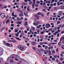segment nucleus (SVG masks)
<instances>
[{"mask_svg": "<svg viewBox=\"0 0 64 64\" xmlns=\"http://www.w3.org/2000/svg\"><path fill=\"white\" fill-rule=\"evenodd\" d=\"M32 48L34 49V51H36V48H35V47H32Z\"/></svg>", "mask_w": 64, "mask_h": 64, "instance_id": "42", "label": "nucleus"}, {"mask_svg": "<svg viewBox=\"0 0 64 64\" xmlns=\"http://www.w3.org/2000/svg\"><path fill=\"white\" fill-rule=\"evenodd\" d=\"M8 22H9V20H8L6 22V23H8Z\"/></svg>", "mask_w": 64, "mask_h": 64, "instance_id": "59", "label": "nucleus"}, {"mask_svg": "<svg viewBox=\"0 0 64 64\" xmlns=\"http://www.w3.org/2000/svg\"><path fill=\"white\" fill-rule=\"evenodd\" d=\"M57 4V3L55 2L53 4V5H54V6H56V5Z\"/></svg>", "mask_w": 64, "mask_h": 64, "instance_id": "27", "label": "nucleus"}, {"mask_svg": "<svg viewBox=\"0 0 64 64\" xmlns=\"http://www.w3.org/2000/svg\"><path fill=\"white\" fill-rule=\"evenodd\" d=\"M19 12H20V13H21L22 14H23V12L22 10H20L19 11Z\"/></svg>", "mask_w": 64, "mask_h": 64, "instance_id": "39", "label": "nucleus"}, {"mask_svg": "<svg viewBox=\"0 0 64 64\" xmlns=\"http://www.w3.org/2000/svg\"><path fill=\"white\" fill-rule=\"evenodd\" d=\"M32 29L33 30H35V28L34 27H33Z\"/></svg>", "mask_w": 64, "mask_h": 64, "instance_id": "62", "label": "nucleus"}, {"mask_svg": "<svg viewBox=\"0 0 64 64\" xmlns=\"http://www.w3.org/2000/svg\"><path fill=\"white\" fill-rule=\"evenodd\" d=\"M16 37H18L19 36V34H16Z\"/></svg>", "mask_w": 64, "mask_h": 64, "instance_id": "61", "label": "nucleus"}, {"mask_svg": "<svg viewBox=\"0 0 64 64\" xmlns=\"http://www.w3.org/2000/svg\"><path fill=\"white\" fill-rule=\"evenodd\" d=\"M60 2H57L58 6H59V5H60Z\"/></svg>", "mask_w": 64, "mask_h": 64, "instance_id": "28", "label": "nucleus"}, {"mask_svg": "<svg viewBox=\"0 0 64 64\" xmlns=\"http://www.w3.org/2000/svg\"><path fill=\"white\" fill-rule=\"evenodd\" d=\"M20 8H18L17 9V11H18V12H19V11H20Z\"/></svg>", "mask_w": 64, "mask_h": 64, "instance_id": "45", "label": "nucleus"}, {"mask_svg": "<svg viewBox=\"0 0 64 64\" xmlns=\"http://www.w3.org/2000/svg\"><path fill=\"white\" fill-rule=\"evenodd\" d=\"M25 40H26V41H29V40L28 38H25Z\"/></svg>", "mask_w": 64, "mask_h": 64, "instance_id": "18", "label": "nucleus"}, {"mask_svg": "<svg viewBox=\"0 0 64 64\" xmlns=\"http://www.w3.org/2000/svg\"><path fill=\"white\" fill-rule=\"evenodd\" d=\"M12 16H14V12H13L12 14Z\"/></svg>", "mask_w": 64, "mask_h": 64, "instance_id": "43", "label": "nucleus"}, {"mask_svg": "<svg viewBox=\"0 0 64 64\" xmlns=\"http://www.w3.org/2000/svg\"><path fill=\"white\" fill-rule=\"evenodd\" d=\"M24 5H25V6H26V5H27V3L26 2H24Z\"/></svg>", "mask_w": 64, "mask_h": 64, "instance_id": "36", "label": "nucleus"}, {"mask_svg": "<svg viewBox=\"0 0 64 64\" xmlns=\"http://www.w3.org/2000/svg\"><path fill=\"white\" fill-rule=\"evenodd\" d=\"M16 39L18 40H21V39H20L19 38H18L17 37L16 38Z\"/></svg>", "mask_w": 64, "mask_h": 64, "instance_id": "26", "label": "nucleus"}, {"mask_svg": "<svg viewBox=\"0 0 64 64\" xmlns=\"http://www.w3.org/2000/svg\"><path fill=\"white\" fill-rule=\"evenodd\" d=\"M61 48L62 49H64V45H62L61 46Z\"/></svg>", "mask_w": 64, "mask_h": 64, "instance_id": "22", "label": "nucleus"}, {"mask_svg": "<svg viewBox=\"0 0 64 64\" xmlns=\"http://www.w3.org/2000/svg\"><path fill=\"white\" fill-rule=\"evenodd\" d=\"M44 54H46H46H47V50H44Z\"/></svg>", "mask_w": 64, "mask_h": 64, "instance_id": "12", "label": "nucleus"}, {"mask_svg": "<svg viewBox=\"0 0 64 64\" xmlns=\"http://www.w3.org/2000/svg\"><path fill=\"white\" fill-rule=\"evenodd\" d=\"M57 29H58V30H59V29H60V27H58L57 28Z\"/></svg>", "mask_w": 64, "mask_h": 64, "instance_id": "60", "label": "nucleus"}, {"mask_svg": "<svg viewBox=\"0 0 64 64\" xmlns=\"http://www.w3.org/2000/svg\"><path fill=\"white\" fill-rule=\"evenodd\" d=\"M41 25L40 24L39 26H37V28L39 29V28H40V27H41Z\"/></svg>", "mask_w": 64, "mask_h": 64, "instance_id": "16", "label": "nucleus"}, {"mask_svg": "<svg viewBox=\"0 0 64 64\" xmlns=\"http://www.w3.org/2000/svg\"><path fill=\"white\" fill-rule=\"evenodd\" d=\"M33 3L35 4L36 2H35V1H36V0H33Z\"/></svg>", "mask_w": 64, "mask_h": 64, "instance_id": "49", "label": "nucleus"}, {"mask_svg": "<svg viewBox=\"0 0 64 64\" xmlns=\"http://www.w3.org/2000/svg\"><path fill=\"white\" fill-rule=\"evenodd\" d=\"M46 46H45V45L44 44L42 45V47L43 48H44Z\"/></svg>", "mask_w": 64, "mask_h": 64, "instance_id": "58", "label": "nucleus"}, {"mask_svg": "<svg viewBox=\"0 0 64 64\" xmlns=\"http://www.w3.org/2000/svg\"><path fill=\"white\" fill-rule=\"evenodd\" d=\"M24 25L27 26V22H26L24 24Z\"/></svg>", "mask_w": 64, "mask_h": 64, "instance_id": "23", "label": "nucleus"}, {"mask_svg": "<svg viewBox=\"0 0 64 64\" xmlns=\"http://www.w3.org/2000/svg\"><path fill=\"white\" fill-rule=\"evenodd\" d=\"M42 11L43 12H47V11H46L45 10V9H43L42 10Z\"/></svg>", "mask_w": 64, "mask_h": 64, "instance_id": "21", "label": "nucleus"}, {"mask_svg": "<svg viewBox=\"0 0 64 64\" xmlns=\"http://www.w3.org/2000/svg\"><path fill=\"white\" fill-rule=\"evenodd\" d=\"M19 59H20V57H19V56H16V58H15V59L16 61H18L19 60H18Z\"/></svg>", "mask_w": 64, "mask_h": 64, "instance_id": "6", "label": "nucleus"}, {"mask_svg": "<svg viewBox=\"0 0 64 64\" xmlns=\"http://www.w3.org/2000/svg\"><path fill=\"white\" fill-rule=\"evenodd\" d=\"M57 42L52 43V45H54V44H57Z\"/></svg>", "mask_w": 64, "mask_h": 64, "instance_id": "48", "label": "nucleus"}, {"mask_svg": "<svg viewBox=\"0 0 64 64\" xmlns=\"http://www.w3.org/2000/svg\"><path fill=\"white\" fill-rule=\"evenodd\" d=\"M40 2L39 1H37L36 3V4H39V3H40Z\"/></svg>", "mask_w": 64, "mask_h": 64, "instance_id": "37", "label": "nucleus"}, {"mask_svg": "<svg viewBox=\"0 0 64 64\" xmlns=\"http://www.w3.org/2000/svg\"><path fill=\"white\" fill-rule=\"evenodd\" d=\"M10 44H9L8 43H7L6 44V46H8V47H10Z\"/></svg>", "mask_w": 64, "mask_h": 64, "instance_id": "9", "label": "nucleus"}, {"mask_svg": "<svg viewBox=\"0 0 64 64\" xmlns=\"http://www.w3.org/2000/svg\"><path fill=\"white\" fill-rule=\"evenodd\" d=\"M57 33H58V32L57 31H56L55 32V33H54V34L55 35H57Z\"/></svg>", "mask_w": 64, "mask_h": 64, "instance_id": "30", "label": "nucleus"}, {"mask_svg": "<svg viewBox=\"0 0 64 64\" xmlns=\"http://www.w3.org/2000/svg\"><path fill=\"white\" fill-rule=\"evenodd\" d=\"M50 6H51V7H53V4H50Z\"/></svg>", "mask_w": 64, "mask_h": 64, "instance_id": "54", "label": "nucleus"}, {"mask_svg": "<svg viewBox=\"0 0 64 64\" xmlns=\"http://www.w3.org/2000/svg\"><path fill=\"white\" fill-rule=\"evenodd\" d=\"M18 48L19 50H20L21 51H22V50H23L24 49V47L22 46H21L20 45L18 46Z\"/></svg>", "mask_w": 64, "mask_h": 64, "instance_id": "1", "label": "nucleus"}, {"mask_svg": "<svg viewBox=\"0 0 64 64\" xmlns=\"http://www.w3.org/2000/svg\"><path fill=\"white\" fill-rule=\"evenodd\" d=\"M49 14H50V12H48L47 13V16H48V15H49Z\"/></svg>", "mask_w": 64, "mask_h": 64, "instance_id": "50", "label": "nucleus"}, {"mask_svg": "<svg viewBox=\"0 0 64 64\" xmlns=\"http://www.w3.org/2000/svg\"><path fill=\"white\" fill-rule=\"evenodd\" d=\"M20 20H23L24 19V18L23 17H21L20 18Z\"/></svg>", "mask_w": 64, "mask_h": 64, "instance_id": "52", "label": "nucleus"}, {"mask_svg": "<svg viewBox=\"0 0 64 64\" xmlns=\"http://www.w3.org/2000/svg\"><path fill=\"white\" fill-rule=\"evenodd\" d=\"M51 51L50 50H47V53H50V52H51Z\"/></svg>", "mask_w": 64, "mask_h": 64, "instance_id": "38", "label": "nucleus"}, {"mask_svg": "<svg viewBox=\"0 0 64 64\" xmlns=\"http://www.w3.org/2000/svg\"><path fill=\"white\" fill-rule=\"evenodd\" d=\"M58 15L62 16V11H60L58 12Z\"/></svg>", "mask_w": 64, "mask_h": 64, "instance_id": "5", "label": "nucleus"}, {"mask_svg": "<svg viewBox=\"0 0 64 64\" xmlns=\"http://www.w3.org/2000/svg\"><path fill=\"white\" fill-rule=\"evenodd\" d=\"M64 40V37H62L60 39V42H61L62 40Z\"/></svg>", "mask_w": 64, "mask_h": 64, "instance_id": "8", "label": "nucleus"}, {"mask_svg": "<svg viewBox=\"0 0 64 64\" xmlns=\"http://www.w3.org/2000/svg\"><path fill=\"white\" fill-rule=\"evenodd\" d=\"M61 43L60 42H59L58 43V46H61Z\"/></svg>", "mask_w": 64, "mask_h": 64, "instance_id": "17", "label": "nucleus"}, {"mask_svg": "<svg viewBox=\"0 0 64 64\" xmlns=\"http://www.w3.org/2000/svg\"><path fill=\"white\" fill-rule=\"evenodd\" d=\"M27 10L28 11H30V9L28 8H27Z\"/></svg>", "mask_w": 64, "mask_h": 64, "instance_id": "53", "label": "nucleus"}, {"mask_svg": "<svg viewBox=\"0 0 64 64\" xmlns=\"http://www.w3.org/2000/svg\"><path fill=\"white\" fill-rule=\"evenodd\" d=\"M32 44L33 45H35L36 44V42H32Z\"/></svg>", "mask_w": 64, "mask_h": 64, "instance_id": "15", "label": "nucleus"}, {"mask_svg": "<svg viewBox=\"0 0 64 64\" xmlns=\"http://www.w3.org/2000/svg\"><path fill=\"white\" fill-rule=\"evenodd\" d=\"M9 20H10V21H11L12 20V18L11 17H10L8 19Z\"/></svg>", "mask_w": 64, "mask_h": 64, "instance_id": "35", "label": "nucleus"}, {"mask_svg": "<svg viewBox=\"0 0 64 64\" xmlns=\"http://www.w3.org/2000/svg\"><path fill=\"white\" fill-rule=\"evenodd\" d=\"M46 30L44 29L42 31L44 32H44H46Z\"/></svg>", "mask_w": 64, "mask_h": 64, "instance_id": "34", "label": "nucleus"}, {"mask_svg": "<svg viewBox=\"0 0 64 64\" xmlns=\"http://www.w3.org/2000/svg\"><path fill=\"white\" fill-rule=\"evenodd\" d=\"M58 27L61 28H63L64 27V24L63 25L62 24L59 25H58Z\"/></svg>", "mask_w": 64, "mask_h": 64, "instance_id": "7", "label": "nucleus"}, {"mask_svg": "<svg viewBox=\"0 0 64 64\" xmlns=\"http://www.w3.org/2000/svg\"><path fill=\"white\" fill-rule=\"evenodd\" d=\"M50 24L49 23L46 24L45 26L47 28H49L50 27Z\"/></svg>", "mask_w": 64, "mask_h": 64, "instance_id": "3", "label": "nucleus"}, {"mask_svg": "<svg viewBox=\"0 0 64 64\" xmlns=\"http://www.w3.org/2000/svg\"><path fill=\"white\" fill-rule=\"evenodd\" d=\"M36 23H37L38 24H40V22H36Z\"/></svg>", "mask_w": 64, "mask_h": 64, "instance_id": "56", "label": "nucleus"}, {"mask_svg": "<svg viewBox=\"0 0 64 64\" xmlns=\"http://www.w3.org/2000/svg\"><path fill=\"white\" fill-rule=\"evenodd\" d=\"M44 43L43 42H40V45H43Z\"/></svg>", "mask_w": 64, "mask_h": 64, "instance_id": "24", "label": "nucleus"}, {"mask_svg": "<svg viewBox=\"0 0 64 64\" xmlns=\"http://www.w3.org/2000/svg\"><path fill=\"white\" fill-rule=\"evenodd\" d=\"M51 44H52V43H50L48 44V46H49L50 47L51 46H52Z\"/></svg>", "mask_w": 64, "mask_h": 64, "instance_id": "25", "label": "nucleus"}, {"mask_svg": "<svg viewBox=\"0 0 64 64\" xmlns=\"http://www.w3.org/2000/svg\"><path fill=\"white\" fill-rule=\"evenodd\" d=\"M32 7H33L35 6V4L34 3H32Z\"/></svg>", "mask_w": 64, "mask_h": 64, "instance_id": "14", "label": "nucleus"}, {"mask_svg": "<svg viewBox=\"0 0 64 64\" xmlns=\"http://www.w3.org/2000/svg\"><path fill=\"white\" fill-rule=\"evenodd\" d=\"M37 15H35V16L36 17H39V16H40V15H41V13H38Z\"/></svg>", "mask_w": 64, "mask_h": 64, "instance_id": "4", "label": "nucleus"}, {"mask_svg": "<svg viewBox=\"0 0 64 64\" xmlns=\"http://www.w3.org/2000/svg\"><path fill=\"white\" fill-rule=\"evenodd\" d=\"M7 6H4L3 8H7Z\"/></svg>", "mask_w": 64, "mask_h": 64, "instance_id": "40", "label": "nucleus"}, {"mask_svg": "<svg viewBox=\"0 0 64 64\" xmlns=\"http://www.w3.org/2000/svg\"><path fill=\"white\" fill-rule=\"evenodd\" d=\"M48 47L47 46H46L45 47V49H48Z\"/></svg>", "mask_w": 64, "mask_h": 64, "instance_id": "57", "label": "nucleus"}, {"mask_svg": "<svg viewBox=\"0 0 64 64\" xmlns=\"http://www.w3.org/2000/svg\"><path fill=\"white\" fill-rule=\"evenodd\" d=\"M0 16H1L2 18H3L4 17H5L6 16H5V14L4 13L0 12Z\"/></svg>", "mask_w": 64, "mask_h": 64, "instance_id": "2", "label": "nucleus"}, {"mask_svg": "<svg viewBox=\"0 0 64 64\" xmlns=\"http://www.w3.org/2000/svg\"><path fill=\"white\" fill-rule=\"evenodd\" d=\"M62 20V18H58V20L59 21H60V20Z\"/></svg>", "mask_w": 64, "mask_h": 64, "instance_id": "55", "label": "nucleus"}, {"mask_svg": "<svg viewBox=\"0 0 64 64\" xmlns=\"http://www.w3.org/2000/svg\"><path fill=\"white\" fill-rule=\"evenodd\" d=\"M54 57L55 58H57V55H54Z\"/></svg>", "mask_w": 64, "mask_h": 64, "instance_id": "47", "label": "nucleus"}, {"mask_svg": "<svg viewBox=\"0 0 64 64\" xmlns=\"http://www.w3.org/2000/svg\"><path fill=\"white\" fill-rule=\"evenodd\" d=\"M52 60H53V61H54L55 60V58H52Z\"/></svg>", "mask_w": 64, "mask_h": 64, "instance_id": "41", "label": "nucleus"}, {"mask_svg": "<svg viewBox=\"0 0 64 64\" xmlns=\"http://www.w3.org/2000/svg\"><path fill=\"white\" fill-rule=\"evenodd\" d=\"M3 44L4 45L6 46V42L5 41H4Z\"/></svg>", "mask_w": 64, "mask_h": 64, "instance_id": "31", "label": "nucleus"}, {"mask_svg": "<svg viewBox=\"0 0 64 64\" xmlns=\"http://www.w3.org/2000/svg\"><path fill=\"white\" fill-rule=\"evenodd\" d=\"M34 25H35V26H37V25H38V24H37V23H34Z\"/></svg>", "mask_w": 64, "mask_h": 64, "instance_id": "19", "label": "nucleus"}, {"mask_svg": "<svg viewBox=\"0 0 64 64\" xmlns=\"http://www.w3.org/2000/svg\"><path fill=\"white\" fill-rule=\"evenodd\" d=\"M41 15L42 16V17H43V16H44V14H41Z\"/></svg>", "mask_w": 64, "mask_h": 64, "instance_id": "63", "label": "nucleus"}, {"mask_svg": "<svg viewBox=\"0 0 64 64\" xmlns=\"http://www.w3.org/2000/svg\"><path fill=\"white\" fill-rule=\"evenodd\" d=\"M60 8L62 9H64V6H62L61 7H60Z\"/></svg>", "mask_w": 64, "mask_h": 64, "instance_id": "32", "label": "nucleus"}, {"mask_svg": "<svg viewBox=\"0 0 64 64\" xmlns=\"http://www.w3.org/2000/svg\"><path fill=\"white\" fill-rule=\"evenodd\" d=\"M54 10H57V8L56 7L54 8Z\"/></svg>", "mask_w": 64, "mask_h": 64, "instance_id": "33", "label": "nucleus"}, {"mask_svg": "<svg viewBox=\"0 0 64 64\" xmlns=\"http://www.w3.org/2000/svg\"><path fill=\"white\" fill-rule=\"evenodd\" d=\"M10 62L12 63V62H14V61L12 60H10Z\"/></svg>", "mask_w": 64, "mask_h": 64, "instance_id": "44", "label": "nucleus"}, {"mask_svg": "<svg viewBox=\"0 0 64 64\" xmlns=\"http://www.w3.org/2000/svg\"><path fill=\"white\" fill-rule=\"evenodd\" d=\"M24 15H25L26 16H28V14H27L26 13H25V12H24Z\"/></svg>", "mask_w": 64, "mask_h": 64, "instance_id": "29", "label": "nucleus"}, {"mask_svg": "<svg viewBox=\"0 0 64 64\" xmlns=\"http://www.w3.org/2000/svg\"><path fill=\"white\" fill-rule=\"evenodd\" d=\"M22 22V21H21L20 22H17V24H21V22Z\"/></svg>", "mask_w": 64, "mask_h": 64, "instance_id": "13", "label": "nucleus"}, {"mask_svg": "<svg viewBox=\"0 0 64 64\" xmlns=\"http://www.w3.org/2000/svg\"><path fill=\"white\" fill-rule=\"evenodd\" d=\"M23 14H22L20 13V14H19V16L20 17H22V16H24V15H23Z\"/></svg>", "mask_w": 64, "mask_h": 64, "instance_id": "11", "label": "nucleus"}, {"mask_svg": "<svg viewBox=\"0 0 64 64\" xmlns=\"http://www.w3.org/2000/svg\"><path fill=\"white\" fill-rule=\"evenodd\" d=\"M5 28V27H3L2 28V31H3L4 29Z\"/></svg>", "mask_w": 64, "mask_h": 64, "instance_id": "51", "label": "nucleus"}, {"mask_svg": "<svg viewBox=\"0 0 64 64\" xmlns=\"http://www.w3.org/2000/svg\"><path fill=\"white\" fill-rule=\"evenodd\" d=\"M42 6L43 7H44V8L45 7H46V5H44L43 4Z\"/></svg>", "mask_w": 64, "mask_h": 64, "instance_id": "64", "label": "nucleus"}, {"mask_svg": "<svg viewBox=\"0 0 64 64\" xmlns=\"http://www.w3.org/2000/svg\"><path fill=\"white\" fill-rule=\"evenodd\" d=\"M52 53L53 54L55 53V51L54 50H53L52 52Z\"/></svg>", "mask_w": 64, "mask_h": 64, "instance_id": "46", "label": "nucleus"}, {"mask_svg": "<svg viewBox=\"0 0 64 64\" xmlns=\"http://www.w3.org/2000/svg\"><path fill=\"white\" fill-rule=\"evenodd\" d=\"M37 53L40 56H41V53L39 51H37Z\"/></svg>", "mask_w": 64, "mask_h": 64, "instance_id": "10", "label": "nucleus"}, {"mask_svg": "<svg viewBox=\"0 0 64 64\" xmlns=\"http://www.w3.org/2000/svg\"><path fill=\"white\" fill-rule=\"evenodd\" d=\"M57 28L56 27L54 28V30L55 31H56L57 30Z\"/></svg>", "mask_w": 64, "mask_h": 64, "instance_id": "20", "label": "nucleus"}]
</instances>
